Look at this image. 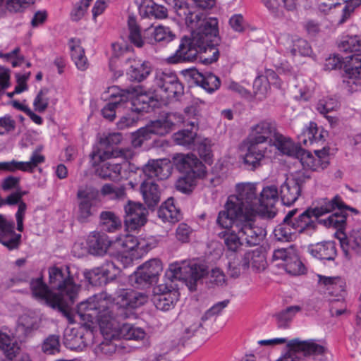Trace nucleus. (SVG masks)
Here are the masks:
<instances>
[{
    "label": "nucleus",
    "mask_w": 361,
    "mask_h": 361,
    "mask_svg": "<svg viewBox=\"0 0 361 361\" xmlns=\"http://www.w3.org/2000/svg\"><path fill=\"white\" fill-rule=\"evenodd\" d=\"M44 353L49 355H54L59 352V336L56 335L49 336L43 342L42 346Z\"/></svg>",
    "instance_id": "680f3d73"
},
{
    "label": "nucleus",
    "mask_w": 361,
    "mask_h": 361,
    "mask_svg": "<svg viewBox=\"0 0 361 361\" xmlns=\"http://www.w3.org/2000/svg\"><path fill=\"white\" fill-rule=\"evenodd\" d=\"M185 20L194 30L191 37H183L178 49L166 59L170 64L192 62L198 54L202 63L210 64L216 61L219 56L217 46L220 42L217 21L216 19L205 20L202 13L190 12L186 8L183 12Z\"/></svg>",
    "instance_id": "f257e3e1"
},
{
    "label": "nucleus",
    "mask_w": 361,
    "mask_h": 361,
    "mask_svg": "<svg viewBox=\"0 0 361 361\" xmlns=\"http://www.w3.org/2000/svg\"><path fill=\"white\" fill-rule=\"evenodd\" d=\"M312 217H314V215L308 208L298 216L296 214L294 215L290 219V224H291L296 233H306L309 234L314 231L316 228V223L312 219Z\"/></svg>",
    "instance_id": "473e14b6"
},
{
    "label": "nucleus",
    "mask_w": 361,
    "mask_h": 361,
    "mask_svg": "<svg viewBox=\"0 0 361 361\" xmlns=\"http://www.w3.org/2000/svg\"><path fill=\"white\" fill-rule=\"evenodd\" d=\"M127 74L132 81L141 82L146 79L152 71L149 62L133 59L130 62Z\"/></svg>",
    "instance_id": "58836bf2"
},
{
    "label": "nucleus",
    "mask_w": 361,
    "mask_h": 361,
    "mask_svg": "<svg viewBox=\"0 0 361 361\" xmlns=\"http://www.w3.org/2000/svg\"><path fill=\"white\" fill-rule=\"evenodd\" d=\"M106 296L105 293H98L80 302L77 306L75 315H73L68 309V306L73 304L75 298L71 301L66 297H60L51 307L58 309L70 324L75 323L74 317H78L86 325L98 323L102 330L104 331L105 327H109V325L112 327L111 324L112 316L111 311L109 310Z\"/></svg>",
    "instance_id": "f03ea898"
},
{
    "label": "nucleus",
    "mask_w": 361,
    "mask_h": 361,
    "mask_svg": "<svg viewBox=\"0 0 361 361\" xmlns=\"http://www.w3.org/2000/svg\"><path fill=\"white\" fill-rule=\"evenodd\" d=\"M158 216L164 221L174 224L181 217L180 210L175 206L174 200L169 198L158 210Z\"/></svg>",
    "instance_id": "a18cd8bd"
},
{
    "label": "nucleus",
    "mask_w": 361,
    "mask_h": 361,
    "mask_svg": "<svg viewBox=\"0 0 361 361\" xmlns=\"http://www.w3.org/2000/svg\"><path fill=\"white\" fill-rule=\"evenodd\" d=\"M99 191L92 186L80 187L77 192L78 199V220L80 222H87L97 212L96 207L93 204L98 196Z\"/></svg>",
    "instance_id": "dca6fc26"
},
{
    "label": "nucleus",
    "mask_w": 361,
    "mask_h": 361,
    "mask_svg": "<svg viewBox=\"0 0 361 361\" xmlns=\"http://www.w3.org/2000/svg\"><path fill=\"white\" fill-rule=\"evenodd\" d=\"M179 293L172 290L155 295L153 302L156 307L162 311H167L173 308L178 300Z\"/></svg>",
    "instance_id": "de8ad7c7"
},
{
    "label": "nucleus",
    "mask_w": 361,
    "mask_h": 361,
    "mask_svg": "<svg viewBox=\"0 0 361 361\" xmlns=\"http://www.w3.org/2000/svg\"><path fill=\"white\" fill-rule=\"evenodd\" d=\"M30 286L33 297L39 301L44 302L50 307L61 297L51 292L44 282L42 277L32 279Z\"/></svg>",
    "instance_id": "cd10ccee"
},
{
    "label": "nucleus",
    "mask_w": 361,
    "mask_h": 361,
    "mask_svg": "<svg viewBox=\"0 0 361 361\" xmlns=\"http://www.w3.org/2000/svg\"><path fill=\"white\" fill-rule=\"evenodd\" d=\"M118 335L126 340L142 341L146 337L145 330L133 324L125 323L118 327Z\"/></svg>",
    "instance_id": "3c124183"
},
{
    "label": "nucleus",
    "mask_w": 361,
    "mask_h": 361,
    "mask_svg": "<svg viewBox=\"0 0 361 361\" xmlns=\"http://www.w3.org/2000/svg\"><path fill=\"white\" fill-rule=\"evenodd\" d=\"M279 200V191L275 185L267 186L259 193L260 209L257 214L272 219L276 216L274 205Z\"/></svg>",
    "instance_id": "393cba45"
},
{
    "label": "nucleus",
    "mask_w": 361,
    "mask_h": 361,
    "mask_svg": "<svg viewBox=\"0 0 361 361\" xmlns=\"http://www.w3.org/2000/svg\"><path fill=\"white\" fill-rule=\"evenodd\" d=\"M92 1V0H80L74 4L70 14L71 20L77 22L81 20Z\"/></svg>",
    "instance_id": "052dcab7"
},
{
    "label": "nucleus",
    "mask_w": 361,
    "mask_h": 361,
    "mask_svg": "<svg viewBox=\"0 0 361 361\" xmlns=\"http://www.w3.org/2000/svg\"><path fill=\"white\" fill-rule=\"evenodd\" d=\"M91 157L97 176L112 181H119L123 178V168L127 166V162H118L114 151L98 149L91 154Z\"/></svg>",
    "instance_id": "6e6552de"
},
{
    "label": "nucleus",
    "mask_w": 361,
    "mask_h": 361,
    "mask_svg": "<svg viewBox=\"0 0 361 361\" xmlns=\"http://www.w3.org/2000/svg\"><path fill=\"white\" fill-rule=\"evenodd\" d=\"M268 154V148L249 142L243 161L247 169L254 171L261 166L262 161Z\"/></svg>",
    "instance_id": "c756f323"
},
{
    "label": "nucleus",
    "mask_w": 361,
    "mask_h": 361,
    "mask_svg": "<svg viewBox=\"0 0 361 361\" xmlns=\"http://www.w3.org/2000/svg\"><path fill=\"white\" fill-rule=\"evenodd\" d=\"M290 353L283 357L290 356L295 361H300L297 354L301 353L304 356L317 357L324 355L327 351L325 342L316 339L301 341L298 338L293 339L288 343Z\"/></svg>",
    "instance_id": "4468645a"
},
{
    "label": "nucleus",
    "mask_w": 361,
    "mask_h": 361,
    "mask_svg": "<svg viewBox=\"0 0 361 361\" xmlns=\"http://www.w3.org/2000/svg\"><path fill=\"white\" fill-rule=\"evenodd\" d=\"M255 183H239L235 185V194L228 197L225 210L219 212V221L228 222V216L240 217L255 222L260 204Z\"/></svg>",
    "instance_id": "7ed1b4c3"
},
{
    "label": "nucleus",
    "mask_w": 361,
    "mask_h": 361,
    "mask_svg": "<svg viewBox=\"0 0 361 361\" xmlns=\"http://www.w3.org/2000/svg\"><path fill=\"white\" fill-rule=\"evenodd\" d=\"M310 254L320 260H334L336 256V249L334 242L328 241L317 243L309 248Z\"/></svg>",
    "instance_id": "37998d69"
},
{
    "label": "nucleus",
    "mask_w": 361,
    "mask_h": 361,
    "mask_svg": "<svg viewBox=\"0 0 361 361\" xmlns=\"http://www.w3.org/2000/svg\"><path fill=\"white\" fill-rule=\"evenodd\" d=\"M278 131L274 123L268 121H261L253 126L249 135V142L257 146L268 142L269 146L276 137Z\"/></svg>",
    "instance_id": "412c9836"
},
{
    "label": "nucleus",
    "mask_w": 361,
    "mask_h": 361,
    "mask_svg": "<svg viewBox=\"0 0 361 361\" xmlns=\"http://www.w3.org/2000/svg\"><path fill=\"white\" fill-rule=\"evenodd\" d=\"M344 203L341 197L336 195L332 199L322 198L317 201L316 205L314 208H309L314 215V217L317 219L326 214L334 212L336 209L339 210L343 209Z\"/></svg>",
    "instance_id": "72a5a7b5"
},
{
    "label": "nucleus",
    "mask_w": 361,
    "mask_h": 361,
    "mask_svg": "<svg viewBox=\"0 0 361 361\" xmlns=\"http://www.w3.org/2000/svg\"><path fill=\"white\" fill-rule=\"evenodd\" d=\"M47 89L41 90L33 102V106L35 110L42 113L44 112L49 105V97H47L48 93Z\"/></svg>",
    "instance_id": "69168bd1"
},
{
    "label": "nucleus",
    "mask_w": 361,
    "mask_h": 361,
    "mask_svg": "<svg viewBox=\"0 0 361 361\" xmlns=\"http://www.w3.org/2000/svg\"><path fill=\"white\" fill-rule=\"evenodd\" d=\"M338 106V102L332 97H324L317 104V110L322 115H326Z\"/></svg>",
    "instance_id": "0e129e2a"
},
{
    "label": "nucleus",
    "mask_w": 361,
    "mask_h": 361,
    "mask_svg": "<svg viewBox=\"0 0 361 361\" xmlns=\"http://www.w3.org/2000/svg\"><path fill=\"white\" fill-rule=\"evenodd\" d=\"M71 56L76 67L80 71H85L88 67L87 57L85 55V50L80 46L79 39H71L69 42Z\"/></svg>",
    "instance_id": "09e8293b"
},
{
    "label": "nucleus",
    "mask_w": 361,
    "mask_h": 361,
    "mask_svg": "<svg viewBox=\"0 0 361 361\" xmlns=\"http://www.w3.org/2000/svg\"><path fill=\"white\" fill-rule=\"evenodd\" d=\"M319 277V283L324 286L329 295L338 296L345 291V282L341 277Z\"/></svg>",
    "instance_id": "8fccbe9b"
},
{
    "label": "nucleus",
    "mask_w": 361,
    "mask_h": 361,
    "mask_svg": "<svg viewBox=\"0 0 361 361\" xmlns=\"http://www.w3.org/2000/svg\"><path fill=\"white\" fill-rule=\"evenodd\" d=\"M310 179L307 171H298L281 185L280 196L283 204L290 206L300 197L303 185Z\"/></svg>",
    "instance_id": "ddd939ff"
},
{
    "label": "nucleus",
    "mask_w": 361,
    "mask_h": 361,
    "mask_svg": "<svg viewBox=\"0 0 361 361\" xmlns=\"http://www.w3.org/2000/svg\"><path fill=\"white\" fill-rule=\"evenodd\" d=\"M140 13L144 18L156 19L166 18L168 15L166 8L155 3L153 0H143L140 6Z\"/></svg>",
    "instance_id": "79ce46f5"
},
{
    "label": "nucleus",
    "mask_w": 361,
    "mask_h": 361,
    "mask_svg": "<svg viewBox=\"0 0 361 361\" xmlns=\"http://www.w3.org/2000/svg\"><path fill=\"white\" fill-rule=\"evenodd\" d=\"M324 133L323 130H319L316 123L310 122L298 135V142L306 147L319 142L322 144L324 141Z\"/></svg>",
    "instance_id": "c9c22d12"
},
{
    "label": "nucleus",
    "mask_w": 361,
    "mask_h": 361,
    "mask_svg": "<svg viewBox=\"0 0 361 361\" xmlns=\"http://www.w3.org/2000/svg\"><path fill=\"white\" fill-rule=\"evenodd\" d=\"M267 266V261L264 255L258 250L247 252L243 257L242 267L248 269L250 267L257 271H263Z\"/></svg>",
    "instance_id": "c03bdc74"
},
{
    "label": "nucleus",
    "mask_w": 361,
    "mask_h": 361,
    "mask_svg": "<svg viewBox=\"0 0 361 361\" xmlns=\"http://www.w3.org/2000/svg\"><path fill=\"white\" fill-rule=\"evenodd\" d=\"M345 52L353 53L344 59L343 70L350 77L361 78V36L345 37L339 44Z\"/></svg>",
    "instance_id": "1a4fd4ad"
},
{
    "label": "nucleus",
    "mask_w": 361,
    "mask_h": 361,
    "mask_svg": "<svg viewBox=\"0 0 361 361\" xmlns=\"http://www.w3.org/2000/svg\"><path fill=\"white\" fill-rule=\"evenodd\" d=\"M163 269L162 263L158 259H152L137 267L130 276V281L137 286L157 283Z\"/></svg>",
    "instance_id": "f3484780"
},
{
    "label": "nucleus",
    "mask_w": 361,
    "mask_h": 361,
    "mask_svg": "<svg viewBox=\"0 0 361 361\" xmlns=\"http://www.w3.org/2000/svg\"><path fill=\"white\" fill-rule=\"evenodd\" d=\"M228 222L224 224L219 221V214L216 221L221 227L225 228V231L219 233V236L224 240L228 251L236 252L244 244L248 246L257 245L265 235V231L257 226L254 222L236 216H228Z\"/></svg>",
    "instance_id": "20e7f679"
},
{
    "label": "nucleus",
    "mask_w": 361,
    "mask_h": 361,
    "mask_svg": "<svg viewBox=\"0 0 361 361\" xmlns=\"http://www.w3.org/2000/svg\"><path fill=\"white\" fill-rule=\"evenodd\" d=\"M119 269L113 262H107L101 267L94 268L85 273V278L93 286H101L114 280Z\"/></svg>",
    "instance_id": "4be33fe9"
},
{
    "label": "nucleus",
    "mask_w": 361,
    "mask_h": 361,
    "mask_svg": "<svg viewBox=\"0 0 361 361\" xmlns=\"http://www.w3.org/2000/svg\"><path fill=\"white\" fill-rule=\"evenodd\" d=\"M112 244L106 234L99 232L91 233L87 240L88 249L94 255H104Z\"/></svg>",
    "instance_id": "2f4dec72"
},
{
    "label": "nucleus",
    "mask_w": 361,
    "mask_h": 361,
    "mask_svg": "<svg viewBox=\"0 0 361 361\" xmlns=\"http://www.w3.org/2000/svg\"><path fill=\"white\" fill-rule=\"evenodd\" d=\"M302 310L299 305L289 306L276 314L279 328H287L295 314Z\"/></svg>",
    "instance_id": "864d4df0"
},
{
    "label": "nucleus",
    "mask_w": 361,
    "mask_h": 361,
    "mask_svg": "<svg viewBox=\"0 0 361 361\" xmlns=\"http://www.w3.org/2000/svg\"><path fill=\"white\" fill-rule=\"evenodd\" d=\"M107 295L106 293H104ZM108 301L109 310L111 311L112 317L111 324L112 327H105L106 329H116L115 322L118 317H126L127 314L125 310H133L143 305L147 301V296L143 293H140L132 289H120L116 291L113 298V303L111 302L110 298L106 296Z\"/></svg>",
    "instance_id": "39448f33"
},
{
    "label": "nucleus",
    "mask_w": 361,
    "mask_h": 361,
    "mask_svg": "<svg viewBox=\"0 0 361 361\" xmlns=\"http://www.w3.org/2000/svg\"><path fill=\"white\" fill-rule=\"evenodd\" d=\"M23 195V194L20 192H13L9 195L5 200V203L8 205L18 204V211L16 213V219L17 222V230L19 232H23L24 230L23 220L27 209L26 204L21 200Z\"/></svg>",
    "instance_id": "49530a36"
},
{
    "label": "nucleus",
    "mask_w": 361,
    "mask_h": 361,
    "mask_svg": "<svg viewBox=\"0 0 361 361\" xmlns=\"http://www.w3.org/2000/svg\"><path fill=\"white\" fill-rule=\"evenodd\" d=\"M190 75L197 85L209 93H213L220 87V79L212 73L202 74L194 70L191 71Z\"/></svg>",
    "instance_id": "e433bc0d"
},
{
    "label": "nucleus",
    "mask_w": 361,
    "mask_h": 361,
    "mask_svg": "<svg viewBox=\"0 0 361 361\" xmlns=\"http://www.w3.org/2000/svg\"><path fill=\"white\" fill-rule=\"evenodd\" d=\"M298 213V209H292L288 212L283 222L275 228L274 231L276 238L279 241H291L295 238L296 232L293 229L290 219Z\"/></svg>",
    "instance_id": "4c0bfd02"
},
{
    "label": "nucleus",
    "mask_w": 361,
    "mask_h": 361,
    "mask_svg": "<svg viewBox=\"0 0 361 361\" xmlns=\"http://www.w3.org/2000/svg\"><path fill=\"white\" fill-rule=\"evenodd\" d=\"M112 247L118 251L134 252L139 251L147 252L152 246L144 238L137 239L133 235L120 236L113 241Z\"/></svg>",
    "instance_id": "bb28decb"
},
{
    "label": "nucleus",
    "mask_w": 361,
    "mask_h": 361,
    "mask_svg": "<svg viewBox=\"0 0 361 361\" xmlns=\"http://www.w3.org/2000/svg\"><path fill=\"white\" fill-rule=\"evenodd\" d=\"M340 212H335L325 219H322L320 223L326 227H333L338 230L344 228L346 222V215L343 214L342 209Z\"/></svg>",
    "instance_id": "6e6d98bb"
},
{
    "label": "nucleus",
    "mask_w": 361,
    "mask_h": 361,
    "mask_svg": "<svg viewBox=\"0 0 361 361\" xmlns=\"http://www.w3.org/2000/svg\"><path fill=\"white\" fill-rule=\"evenodd\" d=\"M143 171L149 180H164L170 175V165L166 160H151L144 166Z\"/></svg>",
    "instance_id": "f704fd0d"
},
{
    "label": "nucleus",
    "mask_w": 361,
    "mask_h": 361,
    "mask_svg": "<svg viewBox=\"0 0 361 361\" xmlns=\"http://www.w3.org/2000/svg\"><path fill=\"white\" fill-rule=\"evenodd\" d=\"M154 84L160 92L166 94V97L169 99L178 97L183 94L182 83L176 74L171 70H157Z\"/></svg>",
    "instance_id": "f8f14e48"
},
{
    "label": "nucleus",
    "mask_w": 361,
    "mask_h": 361,
    "mask_svg": "<svg viewBox=\"0 0 361 361\" xmlns=\"http://www.w3.org/2000/svg\"><path fill=\"white\" fill-rule=\"evenodd\" d=\"M140 192L148 207H154L160 201V192L158 185L152 180H145L140 186Z\"/></svg>",
    "instance_id": "ea45409f"
},
{
    "label": "nucleus",
    "mask_w": 361,
    "mask_h": 361,
    "mask_svg": "<svg viewBox=\"0 0 361 361\" xmlns=\"http://www.w3.org/2000/svg\"><path fill=\"white\" fill-rule=\"evenodd\" d=\"M49 277L51 287L59 291L58 295L66 297L71 301L76 298L79 286L73 282L67 270L63 271L57 267H51L49 269Z\"/></svg>",
    "instance_id": "9b49d317"
},
{
    "label": "nucleus",
    "mask_w": 361,
    "mask_h": 361,
    "mask_svg": "<svg viewBox=\"0 0 361 361\" xmlns=\"http://www.w3.org/2000/svg\"><path fill=\"white\" fill-rule=\"evenodd\" d=\"M44 156L41 154L40 149H37L32 153L28 161L12 160L11 161L0 162V171L14 172L19 170L32 173L39 164L44 163Z\"/></svg>",
    "instance_id": "5701e85b"
},
{
    "label": "nucleus",
    "mask_w": 361,
    "mask_h": 361,
    "mask_svg": "<svg viewBox=\"0 0 361 361\" xmlns=\"http://www.w3.org/2000/svg\"><path fill=\"white\" fill-rule=\"evenodd\" d=\"M311 52V47L308 42L301 38L297 39L294 41L292 48L290 49V53L293 56L298 54L302 56H307Z\"/></svg>",
    "instance_id": "338daca9"
},
{
    "label": "nucleus",
    "mask_w": 361,
    "mask_h": 361,
    "mask_svg": "<svg viewBox=\"0 0 361 361\" xmlns=\"http://www.w3.org/2000/svg\"><path fill=\"white\" fill-rule=\"evenodd\" d=\"M100 194L111 200H123L126 192L124 186H116L111 183H105L100 189Z\"/></svg>",
    "instance_id": "603ef678"
},
{
    "label": "nucleus",
    "mask_w": 361,
    "mask_h": 361,
    "mask_svg": "<svg viewBox=\"0 0 361 361\" xmlns=\"http://www.w3.org/2000/svg\"><path fill=\"white\" fill-rule=\"evenodd\" d=\"M295 252L293 246H290L288 248H279L276 249L273 252V260H281L284 262V264L291 257V256Z\"/></svg>",
    "instance_id": "774afa93"
},
{
    "label": "nucleus",
    "mask_w": 361,
    "mask_h": 361,
    "mask_svg": "<svg viewBox=\"0 0 361 361\" xmlns=\"http://www.w3.org/2000/svg\"><path fill=\"white\" fill-rule=\"evenodd\" d=\"M123 92L129 93L131 109L136 112H148L154 107L156 101L147 93L135 94L134 88L123 89Z\"/></svg>",
    "instance_id": "7c9ffc66"
},
{
    "label": "nucleus",
    "mask_w": 361,
    "mask_h": 361,
    "mask_svg": "<svg viewBox=\"0 0 361 361\" xmlns=\"http://www.w3.org/2000/svg\"><path fill=\"white\" fill-rule=\"evenodd\" d=\"M100 218L103 221L104 228L108 232H114L121 226L120 219L111 212H102Z\"/></svg>",
    "instance_id": "bf43d9fd"
},
{
    "label": "nucleus",
    "mask_w": 361,
    "mask_h": 361,
    "mask_svg": "<svg viewBox=\"0 0 361 361\" xmlns=\"http://www.w3.org/2000/svg\"><path fill=\"white\" fill-rule=\"evenodd\" d=\"M128 26L129 39L132 44L138 48L142 47L145 42L152 44L157 42L167 44L175 38V35L169 27L161 25L157 27L150 26L145 29L142 37L140 27L137 25L136 19L132 16L128 17Z\"/></svg>",
    "instance_id": "423d86ee"
},
{
    "label": "nucleus",
    "mask_w": 361,
    "mask_h": 361,
    "mask_svg": "<svg viewBox=\"0 0 361 361\" xmlns=\"http://www.w3.org/2000/svg\"><path fill=\"white\" fill-rule=\"evenodd\" d=\"M176 168L185 175L203 178L206 174V167L202 162L192 154H177L173 157Z\"/></svg>",
    "instance_id": "a211bd4d"
},
{
    "label": "nucleus",
    "mask_w": 361,
    "mask_h": 361,
    "mask_svg": "<svg viewBox=\"0 0 361 361\" xmlns=\"http://www.w3.org/2000/svg\"><path fill=\"white\" fill-rule=\"evenodd\" d=\"M15 224L0 215V243L9 250H17L21 245L22 235L14 231Z\"/></svg>",
    "instance_id": "b1692460"
},
{
    "label": "nucleus",
    "mask_w": 361,
    "mask_h": 361,
    "mask_svg": "<svg viewBox=\"0 0 361 361\" xmlns=\"http://www.w3.org/2000/svg\"><path fill=\"white\" fill-rule=\"evenodd\" d=\"M207 273L205 265L199 263L196 259H185L176 261L169 264L166 275L171 281L175 280L184 281L189 289H196V283Z\"/></svg>",
    "instance_id": "0eeeda50"
},
{
    "label": "nucleus",
    "mask_w": 361,
    "mask_h": 361,
    "mask_svg": "<svg viewBox=\"0 0 361 361\" xmlns=\"http://www.w3.org/2000/svg\"><path fill=\"white\" fill-rule=\"evenodd\" d=\"M196 116L195 107L191 106L185 109L180 122L190 128L180 130L173 135V140L177 145L190 147L193 144L198 128V118Z\"/></svg>",
    "instance_id": "2eb2a0df"
},
{
    "label": "nucleus",
    "mask_w": 361,
    "mask_h": 361,
    "mask_svg": "<svg viewBox=\"0 0 361 361\" xmlns=\"http://www.w3.org/2000/svg\"><path fill=\"white\" fill-rule=\"evenodd\" d=\"M41 325L40 319L33 314H24L19 317L16 326V335L22 341L35 336Z\"/></svg>",
    "instance_id": "a878e982"
},
{
    "label": "nucleus",
    "mask_w": 361,
    "mask_h": 361,
    "mask_svg": "<svg viewBox=\"0 0 361 361\" xmlns=\"http://www.w3.org/2000/svg\"><path fill=\"white\" fill-rule=\"evenodd\" d=\"M0 350L6 357L12 360L18 354L20 347L12 331L7 326L0 327Z\"/></svg>",
    "instance_id": "c85d7f7f"
},
{
    "label": "nucleus",
    "mask_w": 361,
    "mask_h": 361,
    "mask_svg": "<svg viewBox=\"0 0 361 361\" xmlns=\"http://www.w3.org/2000/svg\"><path fill=\"white\" fill-rule=\"evenodd\" d=\"M275 147L283 154L298 158L302 157L300 158L302 164L312 171L317 170L319 167V159L314 158L310 153L302 150L300 147L295 145L290 138L283 136L279 132L269 145V147Z\"/></svg>",
    "instance_id": "9d476101"
},
{
    "label": "nucleus",
    "mask_w": 361,
    "mask_h": 361,
    "mask_svg": "<svg viewBox=\"0 0 361 361\" xmlns=\"http://www.w3.org/2000/svg\"><path fill=\"white\" fill-rule=\"evenodd\" d=\"M171 116V115L169 114L164 118L152 121L145 127L141 128V133L145 131L149 137L151 135L163 136L168 134L173 125Z\"/></svg>",
    "instance_id": "a19ab883"
},
{
    "label": "nucleus",
    "mask_w": 361,
    "mask_h": 361,
    "mask_svg": "<svg viewBox=\"0 0 361 361\" xmlns=\"http://www.w3.org/2000/svg\"><path fill=\"white\" fill-rule=\"evenodd\" d=\"M197 178H199L192 176V175H185L184 176L179 178L176 180L175 185L176 190L182 193H190L196 185L195 180Z\"/></svg>",
    "instance_id": "13d9d810"
},
{
    "label": "nucleus",
    "mask_w": 361,
    "mask_h": 361,
    "mask_svg": "<svg viewBox=\"0 0 361 361\" xmlns=\"http://www.w3.org/2000/svg\"><path fill=\"white\" fill-rule=\"evenodd\" d=\"M124 210L125 224L128 230H137L146 224L148 211L142 204L129 200Z\"/></svg>",
    "instance_id": "aec40b11"
},
{
    "label": "nucleus",
    "mask_w": 361,
    "mask_h": 361,
    "mask_svg": "<svg viewBox=\"0 0 361 361\" xmlns=\"http://www.w3.org/2000/svg\"><path fill=\"white\" fill-rule=\"evenodd\" d=\"M340 242L345 252H347L344 247L345 245L349 248L359 252L361 250V228L353 229L346 239H341Z\"/></svg>",
    "instance_id": "5fc2aeb1"
},
{
    "label": "nucleus",
    "mask_w": 361,
    "mask_h": 361,
    "mask_svg": "<svg viewBox=\"0 0 361 361\" xmlns=\"http://www.w3.org/2000/svg\"><path fill=\"white\" fill-rule=\"evenodd\" d=\"M106 94V98H109L110 101L102 109V114L105 118L113 121L116 116V109L123 107L124 104L128 102L130 95L118 86L109 87Z\"/></svg>",
    "instance_id": "6ab92c4d"
},
{
    "label": "nucleus",
    "mask_w": 361,
    "mask_h": 361,
    "mask_svg": "<svg viewBox=\"0 0 361 361\" xmlns=\"http://www.w3.org/2000/svg\"><path fill=\"white\" fill-rule=\"evenodd\" d=\"M284 268L286 272L291 275H300L305 273V267L299 259L298 255L295 252L291 257L284 264Z\"/></svg>",
    "instance_id": "4d7b16f0"
},
{
    "label": "nucleus",
    "mask_w": 361,
    "mask_h": 361,
    "mask_svg": "<svg viewBox=\"0 0 361 361\" xmlns=\"http://www.w3.org/2000/svg\"><path fill=\"white\" fill-rule=\"evenodd\" d=\"M123 136L119 133H109L105 138L101 140L100 145L106 147L105 150L114 151V155L117 156L118 153L114 148L121 142Z\"/></svg>",
    "instance_id": "e2e57ef3"
}]
</instances>
